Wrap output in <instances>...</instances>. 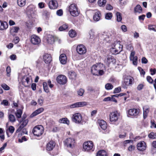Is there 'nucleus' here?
<instances>
[{
	"mask_svg": "<svg viewBox=\"0 0 156 156\" xmlns=\"http://www.w3.org/2000/svg\"><path fill=\"white\" fill-rule=\"evenodd\" d=\"M135 12L140 13L142 11V8L140 5H137L134 8Z\"/></svg>",
	"mask_w": 156,
	"mask_h": 156,
	"instance_id": "32",
	"label": "nucleus"
},
{
	"mask_svg": "<svg viewBox=\"0 0 156 156\" xmlns=\"http://www.w3.org/2000/svg\"><path fill=\"white\" fill-rule=\"evenodd\" d=\"M31 41L34 44H38L40 42L41 40L38 36L34 35L31 36Z\"/></svg>",
	"mask_w": 156,
	"mask_h": 156,
	"instance_id": "15",
	"label": "nucleus"
},
{
	"mask_svg": "<svg viewBox=\"0 0 156 156\" xmlns=\"http://www.w3.org/2000/svg\"><path fill=\"white\" fill-rule=\"evenodd\" d=\"M93 144L91 141L85 142L83 145V148L86 151H93Z\"/></svg>",
	"mask_w": 156,
	"mask_h": 156,
	"instance_id": "7",
	"label": "nucleus"
},
{
	"mask_svg": "<svg viewBox=\"0 0 156 156\" xmlns=\"http://www.w3.org/2000/svg\"><path fill=\"white\" fill-rule=\"evenodd\" d=\"M137 147L138 150L143 151L146 149L147 145L145 142L144 141H141L138 143Z\"/></svg>",
	"mask_w": 156,
	"mask_h": 156,
	"instance_id": "13",
	"label": "nucleus"
},
{
	"mask_svg": "<svg viewBox=\"0 0 156 156\" xmlns=\"http://www.w3.org/2000/svg\"><path fill=\"white\" fill-rule=\"evenodd\" d=\"M44 128L41 125H38L35 126L32 130V132L34 136H39L43 133Z\"/></svg>",
	"mask_w": 156,
	"mask_h": 156,
	"instance_id": "4",
	"label": "nucleus"
},
{
	"mask_svg": "<svg viewBox=\"0 0 156 156\" xmlns=\"http://www.w3.org/2000/svg\"><path fill=\"white\" fill-rule=\"evenodd\" d=\"M69 11L70 14L73 16H77L80 13L77 6L75 4H72L69 6Z\"/></svg>",
	"mask_w": 156,
	"mask_h": 156,
	"instance_id": "2",
	"label": "nucleus"
},
{
	"mask_svg": "<svg viewBox=\"0 0 156 156\" xmlns=\"http://www.w3.org/2000/svg\"><path fill=\"white\" fill-rule=\"evenodd\" d=\"M121 89L120 87H118L115 88L114 90L113 93H119L120 91H121Z\"/></svg>",
	"mask_w": 156,
	"mask_h": 156,
	"instance_id": "56",
	"label": "nucleus"
},
{
	"mask_svg": "<svg viewBox=\"0 0 156 156\" xmlns=\"http://www.w3.org/2000/svg\"><path fill=\"white\" fill-rule=\"evenodd\" d=\"M8 26V24L6 22L0 20V30H3L6 29Z\"/></svg>",
	"mask_w": 156,
	"mask_h": 156,
	"instance_id": "22",
	"label": "nucleus"
},
{
	"mask_svg": "<svg viewBox=\"0 0 156 156\" xmlns=\"http://www.w3.org/2000/svg\"><path fill=\"white\" fill-rule=\"evenodd\" d=\"M110 36V33H105L102 35V37L106 41H107V39L109 38Z\"/></svg>",
	"mask_w": 156,
	"mask_h": 156,
	"instance_id": "36",
	"label": "nucleus"
},
{
	"mask_svg": "<svg viewBox=\"0 0 156 156\" xmlns=\"http://www.w3.org/2000/svg\"><path fill=\"white\" fill-rule=\"evenodd\" d=\"M43 59L45 63H49L51 61V57L50 55L45 53L43 55Z\"/></svg>",
	"mask_w": 156,
	"mask_h": 156,
	"instance_id": "21",
	"label": "nucleus"
},
{
	"mask_svg": "<svg viewBox=\"0 0 156 156\" xmlns=\"http://www.w3.org/2000/svg\"><path fill=\"white\" fill-rule=\"evenodd\" d=\"M68 25L66 24L65 23L61 26L59 28V30L60 31H62L66 30L68 28Z\"/></svg>",
	"mask_w": 156,
	"mask_h": 156,
	"instance_id": "40",
	"label": "nucleus"
},
{
	"mask_svg": "<svg viewBox=\"0 0 156 156\" xmlns=\"http://www.w3.org/2000/svg\"><path fill=\"white\" fill-rule=\"evenodd\" d=\"M76 49L77 52L80 55H83L85 54L87 51L85 47L83 44L78 45Z\"/></svg>",
	"mask_w": 156,
	"mask_h": 156,
	"instance_id": "11",
	"label": "nucleus"
},
{
	"mask_svg": "<svg viewBox=\"0 0 156 156\" xmlns=\"http://www.w3.org/2000/svg\"><path fill=\"white\" fill-rule=\"evenodd\" d=\"M28 120L27 119L23 120V118H22L20 122V126L16 130V133L20 132L24 127H25L27 124Z\"/></svg>",
	"mask_w": 156,
	"mask_h": 156,
	"instance_id": "8",
	"label": "nucleus"
},
{
	"mask_svg": "<svg viewBox=\"0 0 156 156\" xmlns=\"http://www.w3.org/2000/svg\"><path fill=\"white\" fill-rule=\"evenodd\" d=\"M111 50L112 54L114 55H116L118 54L121 52L120 49L117 50L116 49H115V48L114 47L112 48H111Z\"/></svg>",
	"mask_w": 156,
	"mask_h": 156,
	"instance_id": "35",
	"label": "nucleus"
},
{
	"mask_svg": "<svg viewBox=\"0 0 156 156\" xmlns=\"http://www.w3.org/2000/svg\"><path fill=\"white\" fill-rule=\"evenodd\" d=\"M129 58L131 61H133V64L135 66H137V57L136 56H134L135 52L134 51H131Z\"/></svg>",
	"mask_w": 156,
	"mask_h": 156,
	"instance_id": "12",
	"label": "nucleus"
},
{
	"mask_svg": "<svg viewBox=\"0 0 156 156\" xmlns=\"http://www.w3.org/2000/svg\"><path fill=\"white\" fill-rule=\"evenodd\" d=\"M9 120L12 122L15 121L16 119L14 116L12 114H10L9 116Z\"/></svg>",
	"mask_w": 156,
	"mask_h": 156,
	"instance_id": "50",
	"label": "nucleus"
},
{
	"mask_svg": "<svg viewBox=\"0 0 156 156\" xmlns=\"http://www.w3.org/2000/svg\"><path fill=\"white\" fill-rule=\"evenodd\" d=\"M141 61L142 63L144 64H146L148 62L147 59L144 57L142 58Z\"/></svg>",
	"mask_w": 156,
	"mask_h": 156,
	"instance_id": "61",
	"label": "nucleus"
},
{
	"mask_svg": "<svg viewBox=\"0 0 156 156\" xmlns=\"http://www.w3.org/2000/svg\"><path fill=\"white\" fill-rule=\"evenodd\" d=\"M6 71L7 72V76H9L10 75V73L11 71V69L10 66H8L7 67Z\"/></svg>",
	"mask_w": 156,
	"mask_h": 156,
	"instance_id": "52",
	"label": "nucleus"
},
{
	"mask_svg": "<svg viewBox=\"0 0 156 156\" xmlns=\"http://www.w3.org/2000/svg\"><path fill=\"white\" fill-rule=\"evenodd\" d=\"M109 116L110 121L113 123L117 121L119 114L117 112H114L111 113Z\"/></svg>",
	"mask_w": 156,
	"mask_h": 156,
	"instance_id": "9",
	"label": "nucleus"
},
{
	"mask_svg": "<svg viewBox=\"0 0 156 156\" xmlns=\"http://www.w3.org/2000/svg\"><path fill=\"white\" fill-rule=\"evenodd\" d=\"M19 41V39L18 37H16L14 38V39L13 40V42L15 43V44H16L18 43Z\"/></svg>",
	"mask_w": 156,
	"mask_h": 156,
	"instance_id": "58",
	"label": "nucleus"
},
{
	"mask_svg": "<svg viewBox=\"0 0 156 156\" xmlns=\"http://www.w3.org/2000/svg\"><path fill=\"white\" fill-rule=\"evenodd\" d=\"M101 14L99 11H97L94 14L93 19L94 21L95 22H98L99 21L101 18Z\"/></svg>",
	"mask_w": 156,
	"mask_h": 156,
	"instance_id": "24",
	"label": "nucleus"
},
{
	"mask_svg": "<svg viewBox=\"0 0 156 156\" xmlns=\"http://www.w3.org/2000/svg\"><path fill=\"white\" fill-rule=\"evenodd\" d=\"M1 104L5 106H7L9 105V102L6 100H3L1 102Z\"/></svg>",
	"mask_w": 156,
	"mask_h": 156,
	"instance_id": "53",
	"label": "nucleus"
},
{
	"mask_svg": "<svg viewBox=\"0 0 156 156\" xmlns=\"http://www.w3.org/2000/svg\"><path fill=\"white\" fill-rule=\"evenodd\" d=\"M1 87L5 90H8L9 89V87L5 83L2 84Z\"/></svg>",
	"mask_w": 156,
	"mask_h": 156,
	"instance_id": "51",
	"label": "nucleus"
},
{
	"mask_svg": "<svg viewBox=\"0 0 156 156\" xmlns=\"http://www.w3.org/2000/svg\"><path fill=\"white\" fill-rule=\"evenodd\" d=\"M103 64L101 63L93 65L91 68V73L94 75L101 76L104 73L103 69Z\"/></svg>",
	"mask_w": 156,
	"mask_h": 156,
	"instance_id": "1",
	"label": "nucleus"
},
{
	"mask_svg": "<svg viewBox=\"0 0 156 156\" xmlns=\"http://www.w3.org/2000/svg\"><path fill=\"white\" fill-rule=\"evenodd\" d=\"M59 122L60 123H66L69 125V121L66 118H62L60 119L59 120Z\"/></svg>",
	"mask_w": 156,
	"mask_h": 156,
	"instance_id": "33",
	"label": "nucleus"
},
{
	"mask_svg": "<svg viewBox=\"0 0 156 156\" xmlns=\"http://www.w3.org/2000/svg\"><path fill=\"white\" fill-rule=\"evenodd\" d=\"M84 92V90L82 88H80L77 91V93L78 95L82 96Z\"/></svg>",
	"mask_w": 156,
	"mask_h": 156,
	"instance_id": "45",
	"label": "nucleus"
},
{
	"mask_svg": "<svg viewBox=\"0 0 156 156\" xmlns=\"http://www.w3.org/2000/svg\"><path fill=\"white\" fill-rule=\"evenodd\" d=\"M148 136L150 138L155 139L156 138V133L151 132L148 135Z\"/></svg>",
	"mask_w": 156,
	"mask_h": 156,
	"instance_id": "44",
	"label": "nucleus"
},
{
	"mask_svg": "<svg viewBox=\"0 0 156 156\" xmlns=\"http://www.w3.org/2000/svg\"><path fill=\"white\" fill-rule=\"evenodd\" d=\"M147 81L150 83H152L153 82V80L150 76H147Z\"/></svg>",
	"mask_w": 156,
	"mask_h": 156,
	"instance_id": "55",
	"label": "nucleus"
},
{
	"mask_svg": "<svg viewBox=\"0 0 156 156\" xmlns=\"http://www.w3.org/2000/svg\"><path fill=\"white\" fill-rule=\"evenodd\" d=\"M150 72H151V74L153 75L155 74L156 72V69H150Z\"/></svg>",
	"mask_w": 156,
	"mask_h": 156,
	"instance_id": "60",
	"label": "nucleus"
},
{
	"mask_svg": "<svg viewBox=\"0 0 156 156\" xmlns=\"http://www.w3.org/2000/svg\"><path fill=\"white\" fill-rule=\"evenodd\" d=\"M32 81L31 76L29 75L23 76L22 78L21 82L25 87H28L31 84Z\"/></svg>",
	"mask_w": 156,
	"mask_h": 156,
	"instance_id": "3",
	"label": "nucleus"
},
{
	"mask_svg": "<svg viewBox=\"0 0 156 156\" xmlns=\"http://www.w3.org/2000/svg\"><path fill=\"white\" fill-rule=\"evenodd\" d=\"M96 156H107V153L104 150H99L97 152Z\"/></svg>",
	"mask_w": 156,
	"mask_h": 156,
	"instance_id": "31",
	"label": "nucleus"
},
{
	"mask_svg": "<svg viewBox=\"0 0 156 156\" xmlns=\"http://www.w3.org/2000/svg\"><path fill=\"white\" fill-rule=\"evenodd\" d=\"M44 111V108H41L35 111L31 115V117L34 116L43 112Z\"/></svg>",
	"mask_w": 156,
	"mask_h": 156,
	"instance_id": "26",
	"label": "nucleus"
},
{
	"mask_svg": "<svg viewBox=\"0 0 156 156\" xmlns=\"http://www.w3.org/2000/svg\"><path fill=\"white\" fill-rule=\"evenodd\" d=\"M113 87L112 85L110 83H107L105 85V88L107 90H111Z\"/></svg>",
	"mask_w": 156,
	"mask_h": 156,
	"instance_id": "43",
	"label": "nucleus"
},
{
	"mask_svg": "<svg viewBox=\"0 0 156 156\" xmlns=\"http://www.w3.org/2000/svg\"><path fill=\"white\" fill-rule=\"evenodd\" d=\"M156 26L155 25H149L148 27V29L150 30H153L156 31Z\"/></svg>",
	"mask_w": 156,
	"mask_h": 156,
	"instance_id": "49",
	"label": "nucleus"
},
{
	"mask_svg": "<svg viewBox=\"0 0 156 156\" xmlns=\"http://www.w3.org/2000/svg\"><path fill=\"white\" fill-rule=\"evenodd\" d=\"M138 69L140 71V73L142 74L143 75H144L145 74V72L144 70L140 67H138Z\"/></svg>",
	"mask_w": 156,
	"mask_h": 156,
	"instance_id": "62",
	"label": "nucleus"
},
{
	"mask_svg": "<svg viewBox=\"0 0 156 156\" xmlns=\"http://www.w3.org/2000/svg\"><path fill=\"white\" fill-rule=\"evenodd\" d=\"M8 130L10 133L12 134L14 131L15 128L12 126H10L8 128Z\"/></svg>",
	"mask_w": 156,
	"mask_h": 156,
	"instance_id": "54",
	"label": "nucleus"
},
{
	"mask_svg": "<svg viewBox=\"0 0 156 156\" xmlns=\"http://www.w3.org/2000/svg\"><path fill=\"white\" fill-rule=\"evenodd\" d=\"M90 38V39H94L95 37L94 32L93 30H91L89 32Z\"/></svg>",
	"mask_w": 156,
	"mask_h": 156,
	"instance_id": "39",
	"label": "nucleus"
},
{
	"mask_svg": "<svg viewBox=\"0 0 156 156\" xmlns=\"http://www.w3.org/2000/svg\"><path fill=\"white\" fill-rule=\"evenodd\" d=\"M67 57L65 54H62L60 55L59 56V60L62 64H66L67 62Z\"/></svg>",
	"mask_w": 156,
	"mask_h": 156,
	"instance_id": "23",
	"label": "nucleus"
},
{
	"mask_svg": "<svg viewBox=\"0 0 156 156\" xmlns=\"http://www.w3.org/2000/svg\"><path fill=\"white\" fill-rule=\"evenodd\" d=\"M106 2V0H99L98 4L99 6H102L105 5Z\"/></svg>",
	"mask_w": 156,
	"mask_h": 156,
	"instance_id": "41",
	"label": "nucleus"
},
{
	"mask_svg": "<svg viewBox=\"0 0 156 156\" xmlns=\"http://www.w3.org/2000/svg\"><path fill=\"white\" fill-rule=\"evenodd\" d=\"M47 40L48 43L51 44L54 42L55 38L52 35H49L47 37Z\"/></svg>",
	"mask_w": 156,
	"mask_h": 156,
	"instance_id": "30",
	"label": "nucleus"
},
{
	"mask_svg": "<svg viewBox=\"0 0 156 156\" xmlns=\"http://www.w3.org/2000/svg\"><path fill=\"white\" fill-rule=\"evenodd\" d=\"M121 28L122 31L124 32H126L127 31V28L126 26L124 25H122Z\"/></svg>",
	"mask_w": 156,
	"mask_h": 156,
	"instance_id": "57",
	"label": "nucleus"
},
{
	"mask_svg": "<svg viewBox=\"0 0 156 156\" xmlns=\"http://www.w3.org/2000/svg\"><path fill=\"white\" fill-rule=\"evenodd\" d=\"M98 123L99 124L101 129L103 130H105L107 127V124L105 121L103 120H98Z\"/></svg>",
	"mask_w": 156,
	"mask_h": 156,
	"instance_id": "25",
	"label": "nucleus"
},
{
	"mask_svg": "<svg viewBox=\"0 0 156 156\" xmlns=\"http://www.w3.org/2000/svg\"><path fill=\"white\" fill-rule=\"evenodd\" d=\"M114 61H115V59L112 57H108L107 58V61L109 63L113 62Z\"/></svg>",
	"mask_w": 156,
	"mask_h": 156,
	"instance_id": "64",
	"label": "nucleus"
},
{
	"mask_svg": "<svg viewBox=\"0 0 156 156\" xmlns=\"http://www.w3.org/2000/svg\"><path fill=\"white\" fill-rule=\"evenodd\" d=\"M68 76L70 79H75L76 76V74L75 72L73 71H70L68 72Z\"/></svg>",
	"mask_w": 156,
	"mask_h": 156,
	"instance_id": "27",
	"label": "nucleus"
},
{
	"mask_svg": "<svg viewBox=\"0 0 156 156\" xmlns=\"http://www.w3.org/2000/svg\"><path fill=\"white\" fill-rule=\"evenodd\" d=\"M43 86L44 91L47 93L48 92H49V90L46 83L44 82L43 83Z\"/></svg>",
	"mask_w": 156,
	"mask_h": 156,
	"instance_id": "46",
	"label": "nucleus"
},
{
	"mask_svg": "<svg viewBox=\"0 0 156 156\" xmlns=\"http://www.w3.org/2000/svg\"><path fill=\"white\" fill-rule=\"evenodd\" d=\"M117 20L118 22H121L122 20L121 14L120 13L117 12L116 13Z\"/></svg>",
	"mask_w": 156,
	"mask_h": 156,
	"instance_id": "42",
	"label": "nucleus"
},
{
	"mask_svg": "<svg viewBox=\"0 0 156 156\" xmlns=\"http://www.w3.org/2000/svg\"><path fill=\"white\" fill-rule=\"evenodd\" d=\"M73 122L76 123L83 124V120L81 114L80 113H76L73 114L72 117Z\"/></svg>",
	"mask_w": 156,
	"mask_h": 156,
	"instance_id": "5",
	"label": "nucleus"
},
{
	"mask_svg": "<svg viewBox=\"0 0 156 156\" xmlns=\"http://www.w3.org/2000/svg\"><path fill=\"white\" fill-rule=\"evenodd\" d=\"M112 17V13L109 12L105 14V18L108 20H111Z\"/></svg>",
	"mask_w": 156,
	"mask_h": 156,
	"instance_id": "47",
	"label": "nucleus"
},
{
	"mask_svg": "<svg viewBox=\"0 0 156 156\" xmlns=\"http://www.w3.org/2000/svg\"><path fill=\"white\" fill-rule=\"evenodd\" d=\"M55 143L53 141H50L46 145V150L48 151L52 150L55 146Z\"/></svg>",
	"mask_w": 156,
	"mask_h": 156,
	"instance_id": "20",
	"label": "nucleus"
},
{
	"mask_svg": "<svg viewBox=\"0 0 156 156\" xmlns=\"http://www.w3.org/2000/svg\"><path fill=\"white\" fill-rule=\"evenodd\" d=\"M74 140L71 138L67 139L64 141L65 145L67 147L73 148L74 147Z\"/></svg>",
	"mask_w": 156,
	"mask_h": 156,
	"instance_id": "10",
	"label": "nucleus"
},
{
	"mask_svg": "<svg viewBox=\"0 0 156 156\" xmlns=\"http://www.w3.org/2000/svg\"><path fill=\"white\" fill-rule=\"evenodd\" d=\"M57 14L59 16H61L63 14V11L62 10L59 9L56 12Z\"/></svg>",
	"mask_w": 156,
	"mask_h": 156,
	"instance_id": "59",
	"label": "nucleus"
},
{
	"mask_svg": "<svg viewBox=\"0 0 156 156\" xmlns=\"http://www.w3.org/2000/svg\"><path fill=\"white\" fill-rule=\"evenodd\" d=\"M133 78L130 76L126 78H125L124 83L125 84V87L131 85L132 84Z\"/></svg>",
	"mask_w": 156,
	"mask_h": 156,
	"instance_id": "19",
	"label": "nucleus"
},
{
	"mask_svg": "<svg viewBox=\"0 0 156 156\" xmlns=\"http://www.w3.org/2000/svg\"><path fill=\"white\" fill-rule=\"evenodd\" d=\"M143 115L144 119H146L147 117L149 112L150 108L148 106H144L143 107Z\"/></svg>",
	"mask_w": 156,
	"mask_h": 156,
	"instance_id": "18",
	"label": "nucleus"
},
{
	"mask_svg": "<svg viewBox=\"0 0 156 156\" xmlns=\"http://www.w3.org/2000/svg\"><path fill=\"white\" fill-rule=\"evenodd\" d=\"M20 30L19 27H13L10 30V33L13 35L15 34V33H17Z\"/></svg>",
	"mask_w": 156,
	"mask_h": 156,
	"instance_id": "28",
	"label": "nucleus"
},
{
	"mask_svg": "<svg viewBox=\"0 0 156 156\" xmlns=\"http://www.w3.org/2000/svg\"><path fill=\"white\" fill-rule=\"evenodd\" d=\"M22 113V110L20 109H19L16 111V112L15 113V115L17 118H20Z\"/></svg>",
	"mask_w": 156,
	"mask_h": 156,
	"instance_id": "37",
	"label": "nucleus"
},
{
	"mask_svg": "<svg viewBox=\"0 0 156 156\" xmlns=\"http://www.w3.org/2000/svg\"><path fill=\"white\" fill-rule=\"evenodd\" d=\"M48 5L51 9H54L57 8L58 4L57 1L53 0L49 2Z\"/></svg>",
	"mask_w": 156,
	"mask_h": 156,
	"instance_id": "16",
	"label": "nucleus"
},
{
	"mask_svg": "<svg viewBox=\"0 0 156 156\" xmlns=\"http://www.w3.org/2000/svg\"><path fill=\"white\" fill-rule=\"evenodd\" d=\"M7 143H5L3 145V146L0 148V152H2V151L6 147Z\"/></svg>",
	"mask_w": 156,
	"mask_h": 156,
	"instance_id": "63",
	"label": "nucleus"
},
{
	"mask_svg": "<svg viewBox=\"0 0 156 156\" xmlns=\"http://www.w3.org/2000/svg\"><path fill=\"white\" fill-rule=\"evenodd\" d=\"M56 81L60 85H64L66 83L67 79L65 75H60L57 76Z\"/></svg>",
	"mask_w": 156,
	"mask_h": 156,
	"instance_id": "6",
	"label": "nucleus"
},
{
	"mask_svg": "<svg viewBox=\"0 0 156 156\" xmlns=\"http://www.w3.org/2000/svg\"><path fill=\"white\" fill-rule=\"evenodd\" d=\"M114 47L115 48V49L117 50L120 49L121 51H122V50L123 46L119 43H117L115 44Z\"/></svg>",
	"mask_w": 156,
	"mask_h": 156,
	"instance_id": "34",
	"label": "nucleus"
},
{
	"mask_svg": "<svg viewBox=\"0 0 156 156\" xmlns=\"http://www.w3.org/2000/svg\"><path fill=\"white\" fill-rule=\"evenodd\" d=\"M139 112V109L134 108L130 109L128 111V114L131 116L135 117L138 115Z\"/></svg>",
	"mask_w": 156,
	"mask_h": 156,
	"instance_id": "17",
	"label": "nucleus"
},
{
	"mask_svg": "<svg viewBox=\"0 0 156 156\" xmlns=\"http://www.w3.org/2000/svg\"><path fill=\"white\" fill-rule=\"evenodd\" d=\"M87 105V103L85 101L77 102L70 105L69 107L70 108H73L80 107H83Z\"/></svg>",
	"mask_w": 156,
	"mask_h": 156,
	"instance_id": "14",
	"label": "nucleus"
},
{
	"mask_svg": "<svg viewBox=\"0 0 156 156\" xmlns=\"http://www.w3.org/2000/svg\"><path fill=\"white\" fill-rule=\"evenodd\" d=\"M69 35L70 37H74L76 35V32L73 30H70L69 32Z\"/></svg>",
	"mask_w": 156,
	"mask_h": 156,
	"instance_id": "38",
	"label": "nucleus"
},
{
	"mask_svg": "<svg viewBox=\"0 0 156 156\" xmlns=\"http://www.w3.org/2000/svg\"><path fill=\"white\" fill-rule=\"evenodd\" d=\"M126 49L129 51H133V45L131 44H127L126 46Z\"/></svg>",
	"mask_w": 156,
	"mask_h": 156,
	"instance_id": "48",
	"label": "nucleus"
},
{
	"mask_svg": "<svg viewBox=\"0 0 156 156\" xmlns=\"http://www.w3.org/2000/svg\"><path fill=\"white\" fill-rule=\"evenodd\" d=\"M17 4L20 7L25 6L26 3V0H17Z\"/></svg>",
	"mask_w": 156,
	"mask_h": 156,
	"instance_id": "29",
	"label": "nucleus"
}]
</instances>
